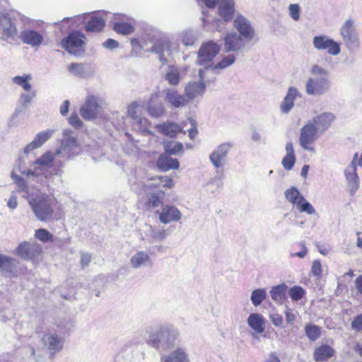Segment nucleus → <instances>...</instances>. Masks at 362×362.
<instances>
[{"mask_svg":"<svg viewBox=\"0 0 362 362\" xmlns=\"http://www.w3.org/2000/svg\"><path fill=\"white\" fill-rule=\"evenodd\" d=\"M42 247L35 241H25L21 243L16 249V254L25 259H32L40 255Z\"/></svg>","mask_w":362,"mask_h":362,"instance_id":"nucleus-11","label":"nucleus"},{"mask_svg":"<svg viewBox=\"0 0 362 362\" xmlns=\"http://www.w3.org/2000/svg\"><path fill=\"white\" fill-rule=\"evenodd\" d=\"M218 13L224 21H230L235 15L234 1L221 0L218 6Z\"/></svg>","mask_w":362,"mask_h":362,"instance_id":"nucleus-20","label":"nucleus"},{"mask_svg":"<svg viewBox=\"0 0 362 362\" xmlns=\"http://www.w3.org/2000/svg\"><path fill=\"white\" fill-rule=\"evenodd\" d=\"M224 47L226 52H236L245 47L247 42L243 37L235 32L227 33L223 38Z\"/></svg>","mask_w":362,"mask_h":362,"instance_id":"nucleus-13","label":"nucleus"},{"mask_svg":"<svg viewBox=\"0 0 362 362\" xmlns=\"http://www.w3.org/2000/svg\"><path fill=\"white\" fill-rule=\"evenodd\" d=\"M157 130L162 134L170 138L175 137L182 132V128L175 122H163L156 125Z\"/></svg>","mask_w":362,"mask_h":362,"instance_id":"nucleus-24","label":"nucleus"},{"mask_svg":"<svg viewBox=\"0 0 362 362\" xmlns=\"http://www.w3.org/2000/svg\"><path fill=\"white\" fill-rule=\"evenodd\" d=\"M322 264L319 259H315L313 261L310 272L313 276L320 279L322 276Z\"/></svg>","mask_w":362,"mask_h":362,"instance_id":"nucleus-50","label":"nucleus"},{"mask_svg":"<svg viewBox=\"0 0 362 362\" xmlns=\"http://www.w3.org/2000/svg\"><path fill=\"white\" fill-rule=\"evenodd\" d=\"M248 325L257 333H262L264 329V318L257 313H252L247 317Z\"/></svg>","mask_w":362,"mask_h":362,"instance_id":"nucleus-29","label":"nucleus"},{"mask_svg":"<svg viewBox=\"0 0 362 362\" xmlns=\"http://www.w3.org/2000/svg\"><path fill=\"white\" fill-rule=\"evenodd\" d=\"M341 35L347 45L358 42L357 35L354 27V21L347 20L341 28Z\"/></svg>","mask_w":362,"mask_h":362,"instance_id":"nucleus-22","label":"nucleus"},{"mask_svg":"<svg viewBox=\"0 0 362 362\" xmlns=\"http://www.w3.org/2000/svg\"><path fill=\"white\" fill-rule=\"evenodd\" d=\"M91 255L88 252L81 253V264L83 268L87 267L91 261Z\"/></svg>","mask_w":362,"mask_h":362,"instance_id":"nucleus-58","label":"nucleus"},{"mask_svg":"<svg viewBox=\"0 0 362 362\" xmlns=\"http://www.w3.org/2000/svg\"><path fill=\"white\" fill-rule=\"evenodd\" d=\"M233 26L239 35L247 41L252 40L255 36V29L250 22L242 15H238L235 17Z\"/></svg>","mask_w":362,"mask_h":362,"instance_id":"nucleus-9","label":"nucleus"},{"mask_svg":"<svg viewBox=\"0 0 362 362\" xmlns=\"http://www.w3.org/2000/svg\"><path fill=\"white\" fill-rule=\"evenodd\" d=\"M7 206L11 209H15L18 206L17 197L14 192L11 194L7 202Z\"/></svg>","mask_w":362,"mask_h":362,"instance_id":"nucleus-59","label":"nucleus"},{"mask_svg":"<svg viewBox=\"0 0 362 362\" xmlns=\"http://www.w3.org/2000/svg\"><path fill=\"white\" fill-rule=\"evenodd\" d=\"M16 260L6 255H0V272H12Z\"/></svg>","mask_w":362,"mask_h":362,"instance_id":"nucleus-37","label":"nucleus"},{"mask_svg":"<svg viewBox=\"0 0 362 362\" xmlns=\"http://www.w3.org/2000/svg\"><path fill=\"white\" fill-rule=\"evenodd\" d=\"M320 133L313 123L308 122L300 129L299 141L305 149L313 150V144Z\"/></svg>","mask_w":362,"mask_h":362,"instance_id":"nucleus-7","label":"nucleus"},{"mask_svg":"<svg viewBox=\"0 0 362 362\" xmlns=\"http://www.w3.org/2000/svg\"><path fill=\"white\" fill-rule=\"evenodd\" d=\"M305 331L306 336L311 341H315L320 336V329L316 325H306Z\"/></svg>","mask_w":362,"mask_h":362,"instance_id":"nucleus-45","label":"nucleus"},{"mask_svg":"<svg viewBox=\"0 0 362 362\" xmlns=\"http://www.w3.org/2000/svg\"><path fill=\"white\" fill-rule=\"evenodd\" d=\"M313 45L317 49L326 50L332 55H337L340 52L339 44L325 35L315 36L313 38Z\"/></svg>","mask_w":362,"mask_h":362,"instance_id":"nucleus-10","label":"nucleus"},{"mask_svg":"<svg viewBox=\"0 0 362 362\" xmlns=\"http://www.w3.org/2000/svg\"><path fill=\"white\" fill-rule=\"evenodd\" d=\"M69 123L75 128H81L83 124L76 113H72L71 115L69 118Z\"/></svg>","mask_w":362,"mask_h":362,"instance_id":"nucleus-53","label":"nucleus"},{"mask_svg":"<svg viewBox=\"0 0 362 362\" xmlns=\"http://www.w3.org/2000/svg\"><path fill=\"white\" fill-rule=\"evenodd\" d=\"M31 79L30 75L17 76L13 78V83L21 86L25 90L30 91L31 90V86L29 83Z\"/></svg>","mask_w":362,"mask_h":362,"instance_id":"nucleus-43","label":"nucleus"},{"mask_svg":"<svg viewBox=\"0 0 362 362\" xmlns=\"http://www.w3.org/2000/svg\"><path fill=\"white\" fill-rule=\"evenodd\" d=\"M284 194L286 199L291 204L296 205V206L300 204L301 201H303L305 198L300 194L299 190L294 187L287 189L285 191Z\"/></svg>","mask_w":362,"mask_h":362,"instance_id":"nucleus-31","label":"nucleus"},{"mask_svg":"<svg viewBox=\"0 0 362 362\" xmlns=\"http://www.w3.org/2000/svg\"><path fill=\"white\" fill-rule=\"evenodd\" d=\"M296 208L300 212H305L309 215L316 214V210L315 209V208L305 198L303 201H301L300 202V204L296 206Z\"/></svg>","mask_w":362,"mask_h":362,"instance_id":"nucleus-46","label":"nucleus"},{"mask_svg":"<svg viewBox=\"0 0 362 362\" xmlns=\"http://www.w3.org/2000/svg\"><path fill=\"white\" fill-rule=\"evenodd\" d=\"M310 72L313 76L306 83V93L312 95L324 94L329 87L327 71L318 65H314Z\"/></svg>","mask_w":362,"mask_h":362,"instance_id":"nucleus-3","label":"nucleus"},{"mask_svg":"<svg viewBox=\"0 0 362 362\" xmlns=\"http://www.w3.org/2000/svg\"><path fill=\"white\" fill-rule=\"evenodd\" d=\"M170 49V44L167 42L163 41H158L156 42L152 47L151 51L154 52L159 55V59L163 62H165L166 59L164 57V52L165 50H169Z\"/></svg>","mask_w":362,"mask_h":362,"instance_id":"nucleus-36","label":"nucleus"},{"mask_svg":"<svg viewBox=\"0 0 362 362\" xmlns=\"http://www.w3.org/2000/svg\"><path fill=\"white\" fill-rule=\"evenodd\" d=\"M105 25V21L101 16L93 14L86 18L85 30L86 32H100Z\"/></svg>","mask_w":362,"mask_h":362,"instance_id":"nucleus-23","label":"nucleus"},{"mask_svg":"<svg viewBox=\"0 0 362 362\" xmlns=\"http://www.w3.org/2000/svg\"><path fill=\"white\" fill-rule=\"evenodd\" d=\"M119 45L118 42L113 39H107L104 43L103 46L109 49H115Z\"/></svg>","mask_w":362,"mask_h":362,"instance_id":"nucleus-63","label":"nucleus"},{"mask_svg":"<svg viewBox=\"0 0 362 362\" xmlns=\"http://www.w3.org/2000/svg\"><path fill=\"white\" fill-rule=\"evenodd\" d=\"M305 290L299 286H294L288 291V294L292 300L298 301L303 298L305 296Z\"/></svg>","mask_w":362,"mask_h":362,"instance_id":"nucleus-44","label":"nucleus"},{"mask_svg":"<svg viewBox=\"0 0 362 362\" xmlns=\"http://www.w3.org/2000/svg\"><path fill=\"white\" fill-rule=\"evenodd\" d=\"M21 39L24 43L32 46L40 45L43 40L41 34L33 30L23 31L21 33Z\"/></svg>","mask_w":362,"mask_h":362,"instance_id":"nucleus-27","label":"nucleus"},{"mask_svg":"<svg viewBox=\"0 0 362 362\" xmlns=\"http://www.w3.org/2000/svg\"><path fill=\"white\" fill-rule=\"evenodd\" d=\"M68 71L76 76H81L84 72L83 64L80 63H71L67 66Z\"/></svg>","mask_w":362,"mask_h":362,"instance_id":"nucleus-49","label":"nucleus"},{"mask_svg":"<svg viewBox=\"0 0 362 362\" xmlns=\"http://www.w3.org/2000/svg\"><path fill=\"white\" fill-rule=\"evenodd\" d=\"M183 151V146L179 142L170 141L165 145V154L167 156H179Z\"/></svg>","mask_w":362,"mask_h":362,"instance_id":"nucleus-34","label":"nucleus"},{"mask_svg":"<svg viewBox=\"0 0 362 362\" xmlns=\"http://www.w3.org/2000/svg\"><path fill=\"white\" fill-rule=\"evenodd\" d=\"M69 105H70L69 101L67 100H64L63 102V103L62 104V105L60 107V113L63 116L66 115V114L68 113L69 109Z\"/></svg>","mask_w":362,"mask_h":362,"instance_id":"nucleus-64","label":"nucleus"},{"mask_svg":"<svg viewBox=\"0 0 362 362\" xmlns=\"http://www.w3.org/2000/svg\"><path fill=\"white\" fill-rule=\"evenodd\" d=\"M129 264L134 269H139L151 266L152 261L150 254L144 250L136 251L130 257Z\"/></svg>","mask_w":362,"mask_h":362,"instance_id":"nucleus-15","label":"nucleus"},{"mask_svg":"<svg viewBox=\"0 0 362 362\" xmlns=\"http://www.w3.org/2000/svg\"><path fill=\"white\" fill-rule=\"evenodd\" d=\"M16 28L8 14L0 15V34L5 40L12 37L16 34Z\"/></svg>","mask_w":362,"mask_h":362,"instance_id":"nucleus-19","label":"nucleus"},{"mask_svg":"<svg viewBox=\"0 0 362 362\" xmlns=\"http://www.w3.org/2000/svg\"><path fill=\"white\" fill-rule=\"evenodd\" d=\"M271 321L276 327L281 326L283 322V317L281 315L274 313L270 315Z\"/></svg>","mask_w":362,"mask_h":362,"instance_id":"nucleus-60","label":"nucleus"},{"mask_svg":"<svg viewBox=\"0 0 362 362\" xmlns=\"http://www.w3.org/2000/svg\"><path fill=\"white\" fill-rule=\"evenodd\" d=\"M334 120L335 116L334 114L331 112H323L315 116L309 122L313 123L315 128L322 134L331 127Z\"/></svg>","mask_w":362,"mask_h":362,"instance_id":"nucleus-18","label":"nucleus"},{"mask_svg":"<svg viewBox=\"0 0 362 362\" xmlns=\"http://www.w3.org/2000/svg\"><path fill=\"white\" fill-rule=\"evenodd\" d=\"M235 60V57L233 54L228 55L224 57L218 63H217L214 66V69H225L230 65H231Z\"/></svg>","mask_w":362,"mask_h":362,"instance_id":"nucleus-47","label":"nucleus"},{"mask_svg":"<svg viewBox=\"0 0 362 362\" xmlns=\"http://www.w3.org/2000/svg\"><path fill=\"white\" fill-rule=\"evenodd\" d=\"M351 328L356 331L362 330V313L357 315L352 321Z\"/></svg>","mask_w":362,"mask_h":362,"instance_id":"nucleus-55","label":"nucleus"},{"mask_svg":"<svg viewBox=\"0 0 362 362\" xmlns=\"http://www.w3.org/2000/svg\"><path fill=\"white\" fill-rule=\"evenodd\" d=\"M358 165L362 167V160H352L351 164L344 171L349 192L351 195L355 194L359 189V177L356 173Z\"/></svg>","mask_w":362,"mask_h":362,"instance_id":"nucleus-6","label":"nucleus"},{"mask_svg":"<svg viewBox=\"0 0 362 362\" xmlns=\"http://www.w3.org/2000/svg\"><path fill=\"white\" fill-rule=\"evenodd\" d=\"M178 335V330L172 325H164L149 334L148 344L156 349L169 346L173 344Z\"/></svg>","mask_w":362,"mask_h":362,"instance_id":"nucleus-4","label":"nucleus"},{"mask_svg":"<svg viewBox=\"0 0 362 362\" xmlns=\"http://www.w3.org/2000/svg\"><path fill=\"white\" fill-rule=\"evenodd\" d=\"M139 104L136 103H132L128 106L127 113L128 115L134 121L137 119L140 115L139 114Z\"/></svg>","mask_w":362,"mask_h":362,"instance_id":"nucleus-51","label":"nucleus"},{"mask_svg":"<svg viewBox=\"0 0 362 362\" xmlns=\"http://www.w3.org/2000/svg\"><path fill=\"white\" fill-rule=\"evenodd\" d=\"M136 125L139 131L145 132H147L151 127V122L145 117H139L135 120Z\"/></svg>","mask_w":362,"mask_h":362,"instance_id":"nucleus-48","label":"nucleus"},{"mask_svg":"<svg viewBox=\"0 0 362 362\" xmlns=\"http://www.w3.org/2000/svg\"><path fill=\"white\" fill-rule=\"evenodd\" d=\"M165 78L170 85L176 86L180 82V74L176 71H170L167 73Z\"/></svg>","mask_w":362,"mask_h":362,"instance_id":"nucleus-52","label":"nucleus"},{"mask_svg":"<svg viewBox=\"0 0 362 362\" xmlns=\"http://www.w3.org/2000/svg\"><path fill=\"white\" fill-rule=\"evenodd\" d=\"M41 341L52 356L62 350L64 343V338L53 332H47L43 334Z\"/></svg>","mask_w":362,"mask_h":362,"instance_id":"nucleus-8","label":"nucleus"},{"mask_svg":"<svg viewBox=\"0 0 362 362\" xmlns=\"http://www.w3.org/2000/svg\"><path fill=\"white\" fill-rule=\"evenodd\" d=\"M231 150L232 146L230 144H222L210 155L209 158H223L227 156Z\"/></svg>","mask_w":362,"mask_h":362,"instance_id":"nucleus-38","label":"nucleus"},{"mask_svg":"<svg viewBox=\"0 0 362 362\" xmlns=\"http://www.w3.org/2000/svg\"><path fill=\"white\" fill-rule=\"evenodd\" d=\"M149 236L154 240H163L167 237L166 230L164 228L148 226Z\"/></svg>","mask_w":362,"mask_h":362,"instance_id":"nucleus-42","label":"nucleus"},{"mask_svg":"<svg viewBox=\"0 0 362 362\" xmlns=\"http://www.w3.org/2000/svg\"><path fill=\"white\" fill-rule=\"evenodd\" d=\"M86 37L81 31H72L62 41V47L69 53L77 54L85 44Z\"/></svg>","mask_w":362,"mask_h":362,"instance_id":"nucleus-5","label":"nucleus"},{"mask_svg":"<svg viewBox=\"0 0 362 362\" xmlns=\"http://www.w3.org/2000/svg\"><path fill=\"white\" fill-rule=\"evenodd\" d=\"M286 155L284 158H295L293 146L291 143H288L286 146Z\"/></svg>","mask_w":362,"mask_h":362,"instance_id":"nucleus-62","label":"nucleus"},{"mask_svg":"<svg viewBox=\"0 0 362 362\" xmlns=\"http://www.w3.org/2000/svg\"><path fill=\"white\" fill-rule=\"evenodd\" d=\"M146 110L150 116L160 117L165 113V107L157 94L152 95L147 104Z\"/></svg>","mask_w":362,"mask_h":362,"instance_id":"nucleus-21","label":"nucleus"},{"mask_svg":"<svg viewBox=\"0 0 362 362\" xmlns=\"http://www.w3.org/2000/svg\"><path fill=\"white\" fill-rule=\"evenodd\" d=\"M182 218V213L174 206H163L159 212V220L162 223L178 221Z\"/></svg>","mask_w":362,"mask_h":362,"instance_id":"nucleus-17","label":"nucleus"},{"mask_svg":"<svg viewBox=\"0 0 362 362\" xmlns=\"http://www.w3.org/2000/svg\"><path fill=\"white\" fill-rule=\"evenodd\" d=\"M286 320L288 324H292L296 320V315L291 308H286L285 310Z\"/></svg>","mask_w":362,"mask_h":362,"instance_id":"nucleus-61","label":"nucleus"},{"mask_svg":"<svg viewBox=\"0 0 362 362\" xmlns=\"http://www.w3.org/2000/svg\"><path fill=\"white\" fill-rule=\"evenodd\" d=\"M99 105L93 95L88 97L85 104L80 110L81 117L86 120H90L97 117Z\"/></svg>","mask_w":362,"mask_h":362,"instance_id":"nucleus-16","label":"nucleus"},{"mask_svg":"<svg viewBox=\"0 0 362 362\" xmlns=\"http://www.w3.org/2000/svg\"><path fill=\"white\" fill-rule=\"evenodd\" d=\"M178 160H158L157 167L160 171H168L170 169H178Z\"/></svg>","mask_w":362,"mask_h":362,"instance_id":"nucleus-39","label":"nucleus"},{"mask_svg":"<svg viewBox=\"0 0 362 362\" xmlns=\"http://www.w3.org/2000/svg\"><path fill=\"white\" fill-rule=\"evenodd\" d=\"M334 350L329 345H322L315 350L314 358L317 362H322L331 358Z\"/></svg>","mask_w":362,"mask_h":362,"instance_id":"nucleus-28","label":"nucleus"},{"mask_svg":"<svg viewBox=\"0 0 362 362\" xmlns=\"http://www.w3.org/2000/svg\"><path fill=\"white\" fill-rule=\"evenodd\" d=\"M114 30L119 34L127 35L134 30V26L127 22H115L113 25Z\"/></svg>","mask_w":362,"mask_h":362,"instance_id":"nucleus-35","label":"nucleus"},{"mask_svg":"<svg viewBox=\"0 0 362 362\" xmlns=\"http://www.w3.org/2000/svg\"><path fill=\"white\" fill-rule=\"evenodd\" d=\"M286 288L287 286L284 284L274 286L270 291L272 299L276 303H281L285 297Z\"/></svg>","mask_w":362,"mask_h":362,"instance_id":"nucleus-33","label":"nucleus"},{"mask_svg":"<svg viewBox=\"0 0 362 362\" xmlns=\"http://www.w3.org/2000/svg\"><path fill=\"white\" fill-rule=\"evenodd\" d=\"M297 95L298 90L296 88L293 87L289 88L288 93L281 105V110L284 112L287 113L291 110V108L293 107V102Z\"/></svg>","mask_w":362,"mask_h":362,"instance_id":"nucleus-30","label":"nucleus"},{"mask_svg":"<svg viewBox=\"0 0 362 362\" xmlns=\"http://www.w3.org/2000/svg\"><path fill=\"white\" fill-rule=\"evenodd\" d=\"M267 293L264 288H257L251 293V301L254 306H259L266 298Z\"/></svg>","mask_w":362,"mask_h":362,"instance_id":"nucleus-40","label":"nucleus"},{"mask_svg":"<svg viewBox=\"0 0 362 362\" xmlns=\"http://www.w3.org/2000/svg\"><path fill=\"white\" fill-rule=\"evenodd\" d=\"M192 127L189 129V136L191 139H194L198 134L197 127L196 122L192 119H189Z\"/></svg>","mask_w":362,"mask_h":362,"instance_id":"nucleus-57","label":"nucleus"},{"mask_svg":"<svg viewBox=\"0 0 362 362\" xmlns=\"http://www.w3.org/2000/svg\"><path fill=\"white\" fill-rule=\"evenodd\" d=\"M17 172L26 175L29 179L42 182L44 178L58 175L61 172L59 160H35L29 167L26 166L25 160H18L11 177L18 185L23 197L28 201L37 220L49 221L59 219L61 215L57 211V199L38 190H30L25 181L16 174Z\"/></svg>","mask_w":362,"mask_h":362,"instance_id":"nucleus-1","label":"nucleus"},{"mask_svg":"<svg viewBox=\"0 0 362 362\" xmlns=\"http://www.w3.org/2000/svg\"><path fill=\"white\" fill-rule=\"evenodd\" d=\"M300 245L301 247V250L298 252H291L290 254L291 257H298L300 258H304L306 256V255L308 253V249L305 246V244L303 242H301L300 243Z\"/></svg>","mask_w":362,"mask_h":362,"instance_id":"nucleus-56","label":"nucleus"},{"mask_svg":"<svg viewBox=\"0 0 362 362\" xmlns=\"http://www.w3.org/2000/svg\"><path fill=\"white\" fill-rule=\"evenodd\" d=\"M162 362H189L185 350L177 348L166 356L161 358Z\"/></svg>","mask_w":362,"mask_h":362,"instance_id":"nucleus-25","label":"nucleus"},{"mask_svg":"<svg viewBox=\"0 0 362 362\" xmlns=\"http://www.w3.org/2000/svg\"><path fill=\"white\" fill-rule=\"evenodd\" d=\"M289 12L291 18L294 21H298L300 18V7L297 4H293L289 6Z\"/></svg>","mask_w":362,"mask_h":362,"instance_id":"nucleus-54","label":"nucleus"},{"mask_svg":"<svg viewBox=\"0 0 362 362\" xmlns=\"http://www.w3.org/2000/svg\"><path fill=\"white\" fill-rule=\"evenodd\" d=\"M220 47L218 44L214 42L204 43L200 47L198 53V59L202 64H206L211 62L218 54Z\"/></svg>","mask_w":362,"mask_h":362,"instance_id":"nucleus-12","label":"nucleus"},{"mask_svg":"<svg viewBox=\"0 0 362 362\" xmlns=\"http://www.w3.org/2000/svg\"><path fill=\"white\" fill-rule=\"evenodd\" d=\"M205 86L203 83L192 82L189 83L185 88V94L189 98L192 99L198 94L204 91Z\"/></svg>","mask_w":362,"mask_h":362,"instance_id":"nucleus-32","label":"nucleus"},{"mask_svg":"<svg viewBox=\"0 0 362 362\" xmlns=\"http://www.w3.org/2000/svg\"><path fill=\"white\" fill-rule=\"evenodd\" d=\"M54 130L47 129L37 133L34 139L28 144L24 148V153L26 156L33 153L35 150L41 147L52 136Z\"/></svg>","mask_w":362,"mask_h":362,"instance_id":"nucleus-14","label":"nucleus"},{"mask_svg":"<svg viewBox=\"0 0 362 362\" xmlns=\"http://www.w3.org/2000/svg\"><path fill=\"white\" fill-rule=\"evenodd\" d=\"M166 100L173 107L178 108L187 104L188 100L182 95L177 93L175 90L168 89L166 91Z\"/></svg>","mask_w":362,"mask_h":362,"instance_id":"nucleus-26","label":"nucleus"},{"mask_svg":"<svg viewBox=\"0 0 362 362\" xmlns=\"http://www.w3.org/2000/svg\"><path fill=\"white\" fill-rule=\"evenodd\" d=\"M131 188L139 195L151 194L148 199L150 207H158L162 204L159 197L165 192L161 188L170 189L173 187L174 182L172 178L167 176H157L150 178L138 179L136 177L129 179Z\"/></svg>","mask_w":362,"mask_h":362,"instance_id":"nucleus-2","label":"nucleus"},{"mask_svg":"<svg viewBox=\"0 0 362 362\" xmlns=\"http://www.w3.org/2000/svg\"><path fill=\"white\" fill-rule=\"evenodd\" d=\"M35 238L42 243L54 242L53 235L45 228H40L35 231Z\"/></svg>","mask_w":362,"mask_h":362,"instance_id":"nucleus-41","label":"nucleus"}]
</instances>
